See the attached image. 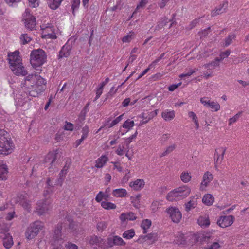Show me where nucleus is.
I'll list each match as a JSON object with an SVG mask.
<instances>
[{"mask_svg":"<svg viewBox=\"0 0 249 249\" xmlns=\"http://www.w3.org/2000/svg\"><path fill=\"white\" fill-rule=\"evenodd\" d=\"M135 234L134 230L131 229L125 231L123 234V237L126 239H130L134 236Z\"/></svg>","mask_w":249,"mask_h":249,"instance_id":"obj_39","label":"nucleus"},{"mask_svg":"<svg viewBox=\"0 0 249 249\" xmlns=\"http://www.w3.org/2000/svg\"><path fill=\"white\" fill-rule=\"evenodd\" d=\"M62 228V224H58L50 241L51 245L54 246L56 248H58L63 243L61 234Z\"/></svg>","mask_w":249,"mask_h":249,"instance_id":"obj_6","label":"nucleus"},{"mask_svg":"<svg viewBox=\"0 0 249 249\" xmlns=\"http://www.w3.org/2000/svg\"><path fill=\"white\" fill-rule=\"evenodd\" d=\"M80 0H72L71 8L72 9L73 11L78 8V7L80 4Z\"/></svg>","mask_w":249,"mask_h":249,"instance_id":"obj_60","label":"nucleus"},{"mask_svg":"<svg viewBox=\"0 0 249 249\" xmlns=\"http://www.w3.org/2000/svg\"><path fill=\"white\" fill-rule=\"evenodd\" d=\"M136 216L134 213L132 212H129L127 213H123L120 216V219L122 222H124L126 220H134L136 219Z\"/></svg>","mask_w":249,"mask_h":249,"instance_id":"obj_26","label":"nucleus"},{"mask_svg":"<svg viewBox=\"0 0 249 249\" xmlns=\"http://www.w3.org/2000/svg\"><path fill=\"white\" fill-rule=\"evenodd\" d=\"M7 173V166L3 164L2 160H0V179L2 180L6 179Z\"/></svg>","mask_w":249,"mask_h":249,"instance_id":"obj_27","label":"nucleus"},{"mask_svg":"<svg viewBox=\"0 0 249 249\" xmlns=\"http://www.w3.org/2000/svg\"><path fill=\"white\" fill-rule=\"evenodd\" d=\"M134 36V33L133 32H131L129 34L126 36H124L122 38V41L124 42H130L133 38Z\"/></svg>","mask_w":249,"mask_h":249,"instance_id":"obj_49","label":"nucleus"},{"mask_svg":"<svg viewBox=\"0 0 249 249\" xmlns=\"http://www.w3.org/2000/svg\"><path fill=\"white\" fill-rule=\"evenodd\" d=\"M234 217L232 215L221 216L217 220V224L222 228H226L232 224Z\"/></svg>","mask_w":249,"mask_h":249,"instance_id":"obj_14","label":"nucleus"},{"mask_svg":"<svg viewBox=\"0 0 249 249\" xmlns=\"http://www.w3.org/2000/svg\"><path fill=\"white\" fill-rule=\"evenodd\" d=\"M107 247H112L113 246H124L125 242L121 237L115 235L107 238Z\"/></svg>","mask_w":249,"mask_h":249,"instance_id":"obj_12","label":"nucleus"},{"mask_svg":"<svg viewBox=\"0 0 249 249\" xmlns=\"http://www.w3.org/2000/svg\"><path fill=\"white\" fill-rule=\"evenodd\" d=\"M89 132V127L87 125L83 127L82 129V135L81 136V138L84 140L86 139L88 135Z\"/></svg>","mask_w":249,"mask_h":249,"instance_id":"obj_52","label":"nucleus"},{"mask_svg":"<svg viewBox=\"0 0 249 249\" xmlns=\"http://www.w3.org/2000/svg\"><path fill=\"white\" fill-rule=\"evenodd\" d=\"M165 55V53H162L160 56H159L158 58H157L155 60H154L150 65L149 67H155L156 64L159 62L161 59L164 58Z\"/></svg>","mask_w":249,"mask_h":249,"instance_id":"obj_58","label":"nucleus"},{"mask_svg":"<svg viewBox=\"0 0 249 249\" xmlns=\"http://www.w3.org/2000/svg\"><path fill=\"white\" fill-rule=\"evenodd\" d=\"M175 116V113L174 110L168 111V110L162 113V118L166 121H169L172 120Z\"/></svg>","mask_w":249,"mask_h":249,"instance_id":"obj_33","label":"nucleus"},{"mask_svg":"<svg viewBox=\"0 0 249 249\" xmlns=\"http://www.w3.org/2000/svg\"><path fill=\"white\" fill-rule=\"evenodd\" d=\"M202 201L204 204L210 206L213 203L214 201V198L212 195L207 194L203 196Z\"/></svg>","mask_w":249,"mask_h":249,"instance_id":"obj_36","label":"nucleus"},{"mask_svg":"<svg viewBox=\"0 0 249 249\" xmlns=\"http://www.w3.org/2000/svg\"><path fill=\"white\" fill-rule=\"evenodd\" d=\"M11 70L17 76H25L27 74V71L22 65L16 66L15 67H11Z\"/></svg>","mask_w":249,"mask_h":249,"instance_id":"obj_23","label":"nucleus"},{"mask_svg":"<svg viewBox=\"0 0 249 249\" xmlns=\"http://www.w3.org/2000/svg\"><path fill=\"white\" fill-rule=\"evenodd\" d=\"M46 59L45 52L41 49L34 50L30 54V62L32 66L36 68L41 66Z\"/></svg>","mask_w":249,"mask_h":249,"instance_id":"obj_3","label":"nucleus"},{"mask_svg":"<svg viewBox=\"0 0 249 249\" xmlns=\"http://www.w3.org/2000/svg\"><path fill=\"white\" fill-rule=\"evenodd\" d=\"M89 243L91 245L95 246V247H105V242L104 240L101 237L97 236H91L89 240Z\"/></svg>","mask_w":249,"mask_h":249,"instance_id":"obj_19","label":"nucleus"},{"mask_svg":"<svg viewBox=\"0 0 249 249\" xmlns=\"http://www.w3.org/2000/svg\"><path fill=\"white\" fill-rule=\"evenodd\" d=\"M198 199V196L197 195L191 197L189 201L185 204V211L189 212L191 209L195 208L197 204Z\"/></svg>","mask_w":249,"mask_h":249,"instance_id":"obj_20","label":"nucleus"},{"mask_svg":"<svg viewBox=\"0 0 249 249\" xmlns=\"http://www.w3.org/2000/svg\"><path fill=\"white\" fill-rule=\"evenodd\" d=\"M43 227V224L40 221H36L30 225L27 228L25 235L28 239H32L36 237L40 230Z\"/></svg>","mask_w":249,"mask_h":249,"instance_id":"obj_5","label":"nucleus"},{"mask_svg":"<svg viewBox=\"0 0 249 249\" xmlns=\"http://www.w3.org/2000/svg\"><path fill=\"white\" fill-rule=\"evenodd\" d=\"M242 113V111L239 112L238 113H237L236 115H235L233 117L230 118L229 120V124L231 125L232 124H233V123L236 122L239 118Z\"/></svg>","mask_w":249,"mask_h":249,"instance_id":"obj_51","label":"nucleus"},{"mask_svg":"<svg viewBox=\"0 0 249 249\" xmlns=\"http://www.w3.org/2000/svg\"><path fill=\"white\" fill-rule=\"evenodd\" d=\"M235 36H236L234 34H230L225 39L224 46L227 47L231 44L232 40L235 39Z\"/></svg>","mask_w":249,"mask_h":249,"instance_id":"obj_44","label":"nucleus"},{"mask_svg":"<svg viewBox=\"0 0 249 249\" xmlns=\"http://www.w3.org/2000/svg\"><path fill=\"white\" fill-rule=\"evenodd\" d=\"M166 212L173 222L178 223L180 222L182 214L178 208L170 207L166 209Z\"/></svg>","mask_w":249,"mask_h":249,"instance_id":"obj_10","label":"nucleus"},{"mask_svg":"<svg viewBox=\"0 0 249 249\" xmlns=\"http://www.w3.org/2000/svg\"><path fill=\"white\" fill-rule=\"evenodd\" d=\"M124 114L121 115L118 117H117L115 120H114L112 122L108 125V127L110 128L118 123L122 119L123 116Z\"/></svg>","mask_w":249,"mask_h":249,"instance_id":"obj_55","label":"nucleus"},{"mask_svg":"<svg viewBox=\"0 0 249 249\" xmlns=\"http://www.w3.org/2000/svg\"><path fill=\"white\" fill-rule=\"evenodd\" d=\"M23 20L25 21V25L27 28L31 31L35 29L36 26V18L30 14L29 9H26L23 14Z\"/></svg>","mask_w":249,"mask_h":249,"instance_id":"obj_7","label":"nucleus"},{"mask_svg":"<svg viewBox=\"0 0 249 249\" xmlns=\"http://www.w3.org/2000/svg\"><path fill=\"white\" fill-rule=\"evenodd\" d=\"M63 0H47L48 6L53 10L57 9Z\"/></svg>","mask_w":249,"mask_h":249,"instance_id":"obj_31","label":"nucleus"},{"mask_svg":"<svg viewBox=\"0 0 249 249\" xmlns=\"http://www.w3.org/2000/svg\"><path fill=\"white\" fill-rule=\"evenodd\" d=\"M108 194L106 193H104L102 191L99 192V193L96 195L95 197V200L97 202H100L103 199L107 200L108 197Z\"/></svg>","mask_w":249,"mask_h":249,"instance_id":"obj_43","label":"nucleus"},{"mask_svg":"<svg viewBox=\"0 0 249 249\" xmlns=\"http://www.w3.org/2000/svg\"><path fill=\"white\" fill-rule=\"evenodd\" d=\"M2 133L0 130V154L7 155L12 152L14 145L11 140L2 136Z\"/></svg>","mask_w":249,"mask_h":249,"instance_id":"obj_4","label":"nucleus"},{"mask_svg":"<svg viewBox=\"0 0 249 249\" xmlns=\"http://www.w3.org/2000/svg\"><path fill=\"white\" fill-rule=\"evenodd\" d=\"M112 194L116 197H125L127 195V191L124 189H116L113 191Z\"/></svg>","mask_w":249,"mask_h":249,"instance_id":"obj_35","label":"nucleus"},{"mask_svg":"<svg viewBox=\"0 0 249 249\" xmlns=\"http://www.w3.org/2000/svg\"><path fill=\"white\" fill-rule=\"evenodd\" d=\"M228 5V2L224 1L212 12L211 16L212 17H215L222 13H225L227 9Z\"/></svg>","mask_w":249,"mask_h":249,"instance_id":"obj_17","label":"nucleus"},{"mask_svg":"<svg viewBox=\"0 0 249 249\" xmlns=\"http://www.w3.org/2000/svg\"><path fill=\"white\" fill-rule=\"evenodd\" d=\"M176 145L175 144L170 145L166 148V150L160 155V156L163 157L166 156L171 153L176 148Z\"/></svg>","mask_w":249,"mask_h":249,"instance_id":"obj_47","label":"nucleus"},{"mask_svg":"<svg viewBox=\"0 0 249 249\" xmlns=\"http://www.w3.org/2000/svg\"><path fill=\"white\" fill-rule=\"evenodd\" d=\"M31 40V37L28 36L27 34H23L20 37V42L23 45L29 43Z\"/></svg>","mask_w":249,"mask_h":249,"instance_id":"obj_42","label":"nucleus"},{"mask_svg":"<svg viewBox=\"0 0 249 249\" xmlns=\"http://www.w3.org/2000/svg\"><path fill=\"white\" fill-rule=\"evenodd\" d=\"M220 61V59H219V58L217 57L214 59V61H213L209 63L204 64L203 67L206 69H207L208 70H212L219 66Z\"/></svg>","mask_w":249,"mask_h":249,"instance_id":"obj_34","label":"nucleus"},{"mask_svg":"<svg viewBox=\"0 0 249 249\" xmlns=\"http://www.w3.org/2000/svg\"><path fill=\"white\" fill-rule=\"evenodd\" d=\"M200 102L204 106L210 107L215 111H217L220 109V105L217 102L211 101L208 97L201 98Z\"/></svg>","mask_w":249,"mask_h":249,"instance_id":"obj_13","label":"nucleus"},{"mask_svg":"<svg viewBox=\"0 0 249 249\" xmlns=\"http://www.w3.org/2000/svg\"><path fill=\"white\" fill-rule=\"evenodd\" d=\"M87 110H82L79 115V117H78V119L76 120V122L77 123V124L79 125L80 126H81V124H82L83 123V122L85 120V117H86V114L87 113Z\"/></svg>","mask_w":249,"mask_h":249,"instance_id":"obj_45","label":"nucleus"},{"mask_svg":"<svg viewBox=\"0 0 249 249\" xmlns=\"http://www.w3.org/2000/svg\"><path fill=\"white\" fill-rule=\"evenodd\" d=\"M16 202L19 203L28 212L31 210V202L29 199V195L26 193L18 195L16 198Z\"/></svg>","mask_w":249,"mask_h":249,"instance_id":"obj_9","label":"nucleus"},{"mask_svg":"<svg viewBox=\"0 0 249 249\" xmlns=\"http://www.w3.org/2000/svg\"><path fill=\"white\" fill-rule=\"evenodd\" d=\"M158 112V110L156 109L155 110L150 112L142 113V118H143V120L141 123V124L142 125L147 123L149 120L157 115Z\"/></svg>","mask_w":249,"mask_h":249,"instance_id":"obj_22","label":"nucleus"},{"mask_svg":"<svg viewBox=\"0 0 249 249\" xmlns=\"http://www.w3.org/2000/svg\"><path fill=\"white\" fill-rule=\"evenodd\" d=\"M30 6L32 7H36L38 6V0H28Z\"/></svg>","mask_w":249,"mask_h":249,"instance_id":"obj_64","label":"nucleus"},{"mask_svg":"<svg viewBox=\"0 0 249 249\" xmlns=\"http://www.w3.org/2000/svg\"><path fill=\"white\" fill-rule=\"evenodd\" d=\"M50 200L45 199L37 202L36 207V212L38 215H42L46 213L51 208Z\"/></svg>","mask_w":249,"mask_h":249,"instance_id":"obj_8","label":"nucleus"},{"mask_svg":"<svg viewBox=\"0 0 249 249\" xmlns=\"http://www.w3.org/2000/svg\"><path fill=\"white\" fill-rule=\"evenodd\" d=\"M226 148L224 147H220L215 149L214 155L216 156V159L215 160V167L217 168V165L220 164L224 158V155L225 153Z\"/></svg>","mask_w":249,"mask_h":249,"instance_id":"obj_16","label":"nucleus"},{"mask_svg":"<svg viewBox=\"0 0 249 249\" xmlns=\"http://www.w3.org/2000/svg\"><path fill=\"white\" fill-rule=\"evenodd\" d=\"M197 223L201 227H206L210 224L209 217L207 215L201 216L197 220Z\"/></svg>","mask_w":249,"mask_h":249,"instance_id":"obj_30","label":"nucleus"},{"mask_svg":"<svg viewBox=\"0 0 249 249\" xmlns=\"http://www.w3.org/2000/svg\"><path fill=\"white\" fill-rule=\"evenodd\" d=\"M172 21L171 20H169L167 18L164 17L160 18L158 21L157 25L155 27V30H160L166 26V24Z\"/></svg>","mask_w":249,"mask_h":249,"instance_id":"obj_32","label":"nucleus"},{"mask_svg":"<svg viewBox=\"0 0 249 249\" xmlns=\"http://www.w3.org/2000/svg\"><path fill=\"white\" fill-rule=\"evenodd\" d=\"M148 3V0H141L139 4L137 5L135 12L133 14L140 8L143 7Z\"/></svg>","mask_w":249,"mask_h":249,"instance_id":"obj_57","label":"nucleus"},{"mask_svg":"<svg viewBox=\"0 0 249 249\" xmlns=\"http://www.w3.org/2000/svg\"><path fill=\"white\" fill-rule=\"evenodd\" d=\"M66 249H77L78 247L76 245L71 242H68L65 244Z\"/></svg>","mask_w":249,"mask_h":249,"instance_id":"obj_59","label":"nucleus"},{"mask_svg":"<svg viewBox=\"0 0 249 249\" xmlns=\"http://www.w3.org/2000/svg\"><path fill=\"white\" fill-rule=\"evenodd\" d=\"M191 190L187 186H183L176 188L169 193L166 196L170 201L182 199L187 197L190 193Z\"/></svg>","mask_w":249,"mask_h":249,"instance_id":"obj_2","label":"nucleus"},{"mask_svg":"<svg viewBox=\"0 0 249 249\" xmlns=\"http://www.w3.org/2000/svg\"><path fill=\"white\" fill-rule=\"evenodd\" d=\"M45 80L37 74H30L25 78L24 82L21 84L22 88H35L38 91H43L45 88Z\"/></svg>","mask_w":249,"mask_h":249,"instance_id":"obj_1","label":"nucleus"},{"mask_svg":"<svg viewBox=\"0 0 249 249\" xmlns=\"http://www.w3.org/2000/svg\"><path fill=\"white\" fill-rule=\"evenodd\" d=\"M210 27H208L207 29H205L203 30H202L201 32H199V34H200V36L201 37H203L206 36L210 32Z\"/></svg>","mask_w":249,"mask_h":249,"instance_id":"obj_63","label":"nucleus"},{"mask_svg":"<svg viewBox=\"0 0 249 249\" xmlns=\"http://www.w3.org/2000/svg\"><path fill=\"white\" fill-rule=\"evenodd\" d=\"M108 157L106 155H102L96 160L95 167L98 168H102L108 161Z\"/></svg>","mask_w":249,"mask_h":249,"instance_id":"obj_28","label":"nucleus"},{"mask_svg":"<svg viewBox=\"0 0 249 249\" xmlns=\"http://www.w3.org/2000/svg\"><path fill=\"white\" fill-rule=\"evenodd\" d=\"M64 129L66 130L72 131L73 130V124L71 123L66 122Z\"/></svg>","mask_w":249,"mask_h":249,"instance_id":"obj_56","label":"nucleus"},{"mask_svg":"<svg viewBox=\"0 0 249 249\" xmlns=\"http://www.w3.org/2000/svg\"><path fill=\"white\" fill-rule=\"evenodd\" d=\"M71 46L68 43L65 44L61 48L59 52L58 59L63 57H68L71 53Z\"/></svg>","mask_w":249,"mask_h":249,"instance_id":"obj_18","label":"nucleus"},{"mask_svg":"<svg viewBox=\"0 0 249 249\" xmlns=\"http://www.w3.org/2000/svg\"><path fill=\"white\" fill-rule=\"evenodd\" d=\"M8 61L10 65V68L22 65L19 53L16 52L8 55Z\"/></svg>","mask_w":249,"mask_h":249,"instance_id":"obj_11","label":"nucleus"},{"mask_svg":"<svg viewBox=\"0 0 249 249\" xmlns=\"http://www.w3.org/2000/svg\"><path fill=\"white\" fill-rule=\"evenodd\" d=\"M230 54V51L229 50H227L225 52H223L220 53L219 59L220 61L223 60L224 58H226L229 56Z\"/></svg>","mask_w":249,"mask_h":249,"instance_id":"obj_61","label":"nucleus"},{"mask_svg":"<svg viewBox=\"0 0 249 249\" xmlns=\"http://www.w3.org/2000/svg\"><path fill=\"white\" fill-rule=\"evenodd\" d=\"M157 238L158 235L157 233H149L146 235L140 236L138 239V241L141 243L146 240L154 242L157 240Z\"/></svg>","mask_w":249,"mask_h":249,"instance_id":"obj_25","label":"nucleus"},{"mask_svg":"<svg viewBox=\"0 0 249 249\" xmlns=\"http://www.w3.org/2000/svg\"><path fill=\"white\" fill-rule=\"evenodd\" d=\"M134 125V122L133 121H130V120H127L125 121L122 126L124 128L130 129Z\"/></svg>","mask_w":249,"mask_h":249,"instance_id":"obj_48","label":"nucleus"},{"mask_svg":"<svg viewBox=\"0 0 249 249\" xmlns=\"http://www.w3.org/2000/svg\"><path fill=\"white\" fill-rule=\"evenodd\" d=\"M185 237L183 234H179L175 240L176 244L178 245H182L185 244Z\"/></svg>","mask_w":249,"mask_h":249,"instance_id":"obj_54","label":"nucleus"},{"mask_svg":"<svg viewBox=\"0 0 249 249\" xmlns=\"http://www.w3.org/2000/svg\"><path fill=\"white\" fill-rule=\"evenodd\" d=\"M58 150L49 152L45 157L44 159L45 163H49V168L52 167L55 162V161L58 157Z\"/></svg>","mask_w":249,"mask_h":249,"instance_id":"obj_15","label":"nucleus"},{"mask_svg":"<svg viewBox=\"0 0 249 249\" xmlns=\"http://www.w3.org/2000/svg\"><path fill=\"white\" fill-rule=\"evenodd\" d=\"M3 239V245L6 249L10 248L13 244V239L10 234H5L4 236H1Z\"/></svg>","mask_w":249,"mask_h":249,"instance_id":"obj_24","label":"nucleus"},{"mask_svg":"<svg viewBox=\"0 0 249 249\" xmlns=\"http://www.w3.org/2000/svg\"><path fill=\"white\" fill-rule=\"evenodd\" d=\"M101 206L107 210L115 209L116 208V206L115 204L108 202L107 201H104L101 202Z\"/></svg>","mask_w":249,"mask_h":249,"instance_id":"obj_37","label":"nucleus"},{"mask_svg":"<svg viewBox=\"0 0 249 249\" xmlns=\"http://www.w3.org/2000/svg\"><path fill=\"white\" fill-rule=\"evenodd\" d=\"M213 179V175L209 172H206L203 175V180L201 183L200 189L204 190Z\"/></svg>","mask_w":249,"mask_h":249,"instance_id":"obj_21","label":"nucleus"},{"mask_svg":"<svg viewBox=\"0 0 249 249\" xmlns=\"http://www.w3.org/2000/svg\"><path fill=\"white\" fill-rule=\"evenodd\" d=\"M27 88L28 89L26 92L28 93L29 95L32 97H37L40 93L42 92V91H38V90L35 88H32L31 87Z\"/></svg>","mask_w":249,"mask_h":249,"instance_id":"obj_41","label":"nucleus"},{"mask_svg":"<svg viewBox=\"0 0 249 249\" xmlns=\"http://www.w3.org/2000/svg\"><path fill=\"white\" fill-rule=\"evenodd\" d=\"M129 185L134 190H139L144 187V182L143 180L137 179L134 182H131Z\"/></svg>","mask_w":249,"mask_h":249,"instance_id":"obj_29","label":"nucleus"},{"mask_svg":"<svg viewBox=\"0 0 249 249\" xmlns=\"http://www.w3.org/2000/svg\"><path fill=\"white\" fill-rule=\"evenodd\" d=\"M199 19H195L193 20L188 27L189 29H192L194 28L199 22Z\"/></svg>","mask_w":249,"mask_h":249,"instance_id":"obj_62","label":"nucleus"},{"mask_svg":"<svg viewBox=\"0 0 249 249\" xmlns=\"http://www.w3.org/2000/svg\"><path fill=\"white\" fill-rule=\"evenodd\" d=\"M180 178L183 182L187 183L190 181L191 176L188 172H183L180 175Z\"/></svg>","mask_w":249,"mask_h":249,"instance_id":"obj_46","label":"nucleus"},{"mask_svg":"<svg viewBox=\"0 0 249 249\" xmlns=\"http://www.w3.org/2000/svg\"><path fill=\"white\" fill-rule=\"evenodd\" d=\"M220 246L217 242H214L212 244H208L207 247H205L206 249H218L220 248Z\"/></svg>","mask_w":249,"mask_h":249,"instance_id":"obj_53","label":"nucleus"},{"mask_svg":"<svg viewBox=\"0 0 249 249\" xmlns=\"http://www.w3.org/2000/svg\"><path fill=\"white\" fill-rule=\"evenodd\" d=\"M151 225V220L146 219L143 220L141 224V227L143 230V232L146 233L147 232V230L149 229Z\"/></svg>","mask_w":249,"mask_h":249,"instance_id":"obj_40","label":"nucleus"},{"mask_svg":"<svg viewBox=\"0 0 249 249\" xmlns=\"http://www.w3.org/2000/svg\"><path fill=\"white\" fill-rule=\"evenodd\" d=\"M107 227V223L105 221H101L98 223L97 228L99 231H102Z\"/></svg>","mask_w":249,"mask_h":249,"instance_id":"obj_50","label":"nucleus"},{"mask_svg":"<svg viewBox=\"0 0 249 249\" xmlns=\"http://www.w3.org/2000/svg\"><path fill=\"white\" fill-rule=\"evenodd\" d=\"M9 226L4 223L2 221H0V233L3 234L4 236L5 234H9L8 231H9Z\"/></svg>","mask_w":249,"mask_h":249,"instance_id":"obj_38","label":"nucleus"}]
</instances>
